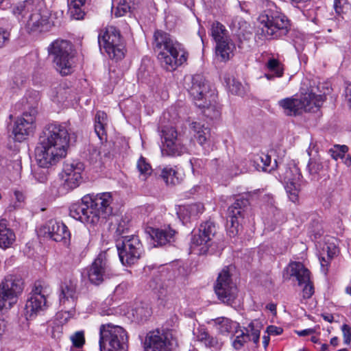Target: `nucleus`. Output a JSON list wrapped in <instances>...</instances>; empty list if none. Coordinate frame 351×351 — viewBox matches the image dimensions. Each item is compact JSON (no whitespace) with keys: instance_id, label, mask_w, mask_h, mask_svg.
<instances>
[{"instance_id":"nucleus-61","label":"nucleus","mask_w":351,"mask_h":351,"mask_svg":"<svg viewBox=\"0 0 351 351\" xmlns=\"http://www.w3.org/2000/svg\"><path fill=\"white\" fill-rule=\"evenodd\" d=\"M330 152L331 153V156L335 160H338L339 158H343V155L336 149L335 150L330 149Z\"/></svg>"},{"instance_id":"nucleus-16","label":"nucleus","mask_w":351,"mask_h":351,"mask_svg":"<svg viewBox=\"0 0 351 351\" xmlns=\"http://www.w3.org/2000/svg\"><path fill=\"white\" fill-rule=\"evenodd\" d=\"M217 231V228L213 221L208 220L202 223L197 232L192 235V247L202 246L200 253H206L211 245L212 240L216 235Z\"/></svg>"},{"instance_id":"nucleus-47","label":"nucleus","mask_w":351,"mask_h":351,"mask_svg":"<svg viewBox=\"0 0 351 351\" xmlns=\"http://www.w3.org/2000/svg\"><path fill=\"white\" fill-rule=\"evenodd\" d=\"M73 345L77 348H82L85 343L84 335L82 331L76 332L73 336L71 337Z\"/></svg>"},{"instance_id":"nucleus-54","label":"nucleus","mask_w":351,"mask_h":351,"mask_svg":"<svg viewBox=\"0 0 351 351\" xmlns=\"http://www.w3.org/2000/svg\"><path fill=\"white\" fill-rule=\"evenodd\" d=\"M303 285H305L302 290L303 298L306 299L310 298L314 293L313 286L310 280L308 282L303 283Z\"/></svg>"},{"instance_id":"nucleus-23","label":"nucleus","mask_w":351,"mask_h":351,"mask_svg":"<svg viewBox=\"0 0 351 351\" xmlns=\"http://www.w3.org/2000/svg\"><path fill=\"white\" fill-rule=\"evenodd\" d=\"M309 97L304 98V95L300 98H285L278 101L279 106L282 108L285 113L289 116H296L303 112H311L309 107Z\"/></svg>"},{"instance_id":"nucleus-57","label":"nucleus","mask_w":351,"mask_h":351,"mask_svg":"<svg viewBox=\"0 0 351 351\" xmlns=\"http://www.w3.org/2000/svg\"><path fill=\"white\" fill-rule=\"evenodd\" d=\"M266 332L268 333L269 335H278L283 332V330L280 327L270 325L267 327Z\"/></svg>"},{"instance_id":"nucleus-22","label":"nucleus","mask_w":351,"mask_h":351,"mask_svg":"<svg viewBox=\"0 0 351 351\" xmlns=\"http://www.w3.org/2000/svg\"><path fill=\"white\" fill-rule=\"evenodd\" d=\"M84 169V165L80 162H73L64 165L63 172L64 181L63 187L66 190H71L77 187L82 180V172Z\"/></svg>"},{"instance_id":"nucleus-8","label":"nucleus","mask_w":351,"mask_h":351,"mask_svg":"<svg viewBox=\"0 0 351 351\" xmlns=\"http://www.w3.org/2000/svg\"><path fill=\"white\" fill-rule=\"evenodd\" d=\"M99 47L105 49L111 59L121 60L125 56V45L120 32L114 26L107 27L98 35Z\"/></svg>"},{"instance_id":"nucleus-64","label":"nucleus","mask_w":351,"mask_h":351,"mask_svg":"<svg viewBox=\"0 0 351 351\" xmlns=\"http://www.w3.org/2000/svg\"><path fill=\"white\" fill-rule=\"evenodd\" d=\"M343 158H344V163L347 166H350L351 165V156L346 155V156H345V157H343Z\"/></svg>"},{"instance_id":"nucleus-29","label":"nucleus","mask_w":351,"mask_h":351,"mask_svg":"<svg viewBox=\"0 0 351 351\" xmlns=\"http://www.w3.org/2000/svg\"><path fill=\"white\" fill-rule=\"evenodd\" d=\"M209 323H213L218 332L221 335H228L234 328L239 326V324L225 317H220L211 319Z\"/></svg>"},{"instance_id":"nucleus-26","label":"nucleus","mask_w":351,"mask_h":351,"mask_svg":"<svg viewBox=\"0 0 351 351\" xmlns=\"http://www.w3.org/2000/svg\"><path fill=\"white\" fill-rule=\"evenodd\" d=\"M77 284L72 280L64 281L60 286V302L73 306L77 299Z\"/></svg>"},{"instance_id":"nucleus-4","label":"nucleus","mask_w":351,"mask_h":351,"mask_svg":"<svg viewBox=\"0 0 351 351\" xmlns=\"http://www.w3.org/2000/svg\"><path fill=\"white\" fill-rule=\"evenodd\" d=\"M259 19L262 27L258 28L256 34L265 39L280 38L286 36L290 29L289 21L287 16L277 11L268 10Z\"/></svg>"},{"instance_id":"nucleus-10","label":"nucleus","mask_w":351,"mask_h":351,"mask_svg":"<svg viewBox=\"0 0 351 351\" xmlns=\"http://www.w3.org/2000/svg\"><path fill=\"white\" fill-rule=\"evenodd\" d=\"M214 289L221 302L232 306L237 297V287L232 282L228 267H224L219 274Z\"/></svg>"},{"instance_id":"nucleus-38","label":"nucleus","mask_w":351,"mask_h":351,"mask_svg":"<svg viewBox=\"0 0 351 351\" xmlns=\"http://www.w3.org/2000/svg\"><path fill=\"white\" fill-rule=\"evenodd\" d=\"M90 241V232L85 227L80 229L74 237V243L80 247H86L88 245Z\"/></svg>"},{"instance_id":"nucleus-20","label":"nucleus","mask_w":351,"mask_h":351,"mask_svg":"<svg viewBox=\"0 0 351 351\" xmlns=\"http://www.w3.org/2000/svg\"><path fill=\"white\" fill-rule=\"evenodd\" d=\"M163 138V154L179 156L183 152V147L178 138V132L173 127H165L162 130Z\"/></svg>"},{"instance_id":"nucleus-59","label":"nucleus","mask_w":351,"mask_h":351,"mask_svg":"<svg viewBox=\"0 0 351 351\" xmlns=\"http://www.w3.org/2000/svg\"><path fill=\"white\" fill-rule=\"evenodd\" d=\"M260 159L263 164V169L267 170V167H268L271 163V156L267 154H263L260 156Z\"/></svg>"},{"instance_id":"nucleus-51","label":"nucleus","mask_w":351,"mask_h":351,"mask_svg":"<svg viewBox=\"0 0 351 351\" xmlns=\"http://www.w3.org/2000/svg\"><path fill=\"white\" fill-rule=\"evenodd\" d=\"M232 93L238 95H242L244 93L243 86L242 84L238 81L233 80L232 84L230 86Z\"/></svg>"},{"instance_id":"nucleus-52","label":"nucleus","mask_w":351,"mask_h":351,"mask_svg":"<svg viewBox=\"0 0 351 351\" xmlns=\"http://www.w3.org/2000/svg\"><path fill=\"white\" fill-rule=\"evenodd\" d=\"M341 330L343 332L344 343L350 345L351 342V327L345 324L341 326Z\"/></svg>"},{"instance_id":"nucleus-6","label":"nucleus","mask_w":351,"mask_h":351,"mask_svg":"<svg viewBox=\"0 0 351 351\" xmlns=\"http://www.w3.org/2000/svg\"><path fill=\"white\" fill-rule=\"evenodd\" d=\"M24 289L23 279L17 275H6L0 282V311L10 309Z\"/></svg>"},{"instance_id":"nucleus-33","label":"nucleus","mask_w":351,"mask_h":351,"mask_svg":"<svg viewBox=\"0 0 351 351\" xmlns=\"http://www.w3.org/2000/svg\"><path fill=\"white\" fill-rule=\"evenodd\" d=\"M15 241L14 232L6 227L3 223H0V247L5 249L9 247Z\"/></svg>"},{"instance_id":"nucleus-56","label":"nucleus","mask_w":351,"mask_h":351,"mask_svg":"<svg viewBox=\"0 0 351 351\" xmlns=\"http://www.w3.org/2000/svg\"><path fill=\"white\" fill-rule=\"evenodd\" d=\"M10 33L0 28V48H2L9 41Z\"/></svg>"},{"instance_id":"nucleus-1","label":"nucleus","mask_w":351,"mask_h":351,"mask_svg":"<svg viewBox=\"0 0 351 351\" xmlns=\"http://www.w3.org/2000/svg\"><path fill=\"white\" fill-rule=\"evenodd\" d=\"M70 135L65 125L54 123L47 125L39 138L35 150L38 165L49 168L66 154Z\"/></svg>"},{"instance_id":"nucleus-53","label":"nucleus","mask_w":351,"mask_h":351,"mask_svg":"<svg viewBox=\"0 0 351 351\" xmlns=\"http://www.w3.org/2000/svg\"><path fill=\"white\" fill-rule=\"evenodd\" d=\"M134 311L135 312L137 318H139L141 320L144 319H146L150 315L149 311L147 308L145 309L143 306L136 307Z\"/></svg>"},{"instance_id":"nucleus-3","label":"nucleus","mask_w":351,"mask_h":351,"mask_svg":"<svg viewBox=\"0 0 351 351\" xmlns=\"http://www.w3.org/2000/svg\"><path fill=\"white\" fill-rule=\"evenodd\" d=\"M12 12L16 16H22L25 30L29 33L47 32L49 29L48 13L41 12L40 8L34 6V2L26 1L13 8Z\"/></svg>"},{"instance_id":"nucleus-28","label":"nucleus","mask_w":351,"mask_h":351,"mask_svg":"<svg viewBox=\"0 0 351 351\" xmlns=\"http://www.w3.org/2000/svg\"><path fill=\"white\" fill-rule=\"evenodd\" d=\"M202 101L205 103V106L197 107L203 109L202 112L205 117L210 119H217L220 117L221 109L217 104L215 94H210V97H205Z\"/></svg>"},{"instance_id":"nucleus-46","label":"nucleus","mask_w":351,"mask_h":351,"mask_svg":"<svg viewBox=\"0 0 351 351\" xmlns=\"http://www.w3.org/2000/svg\"><path fill=\"white\" fill-rule=\"evenodd\" d=\"M15 199L16 200V202H15L14 204H10L8 209L9 211H13L16 209H18L21 207V204L25 200V196L23 193L19 191H15L14 193Z\"/></svg>"},{"instance_id":"nucleus-42","label":"nucleus","mask_w":351,"mask_h":351,"mask_svg":"<svg viewBox=\"0 0 351 351\" xmlns=\"http://www.w3.org/2000/svg\"><path fill=\"white\" fill-rule=\"evenodd\" d=\"M87 151V158L91 163L97 162L101 159V150L98 147L89 145Z\"/></svg>"},{"instance_id":"nucleus-27","label":"nucleus","mask_w":351,"mask_h":351,"mask_svg":"<svg viewBox=\"0 0 351 351\" xmlns=\"http://www.w3.org/2000/svg\"><path fill=\"white\" fill-rule=\"evenodd\" d=\"M286 271L289 276L287 278L295 277L299 285L308 282L310 280L309 270L300 262L291 263L287 267Z\"/></svg>"},{"instance_id":"nucleus-21","label":"nucleus","mask_w":351,"mask_h":351,"mask_svg":"<svg viewBox=\"0 0 351 351\" xmlns=\"http://www.w3.org/2000/svg\"><path fill=\"white\" fill-rule=\"evenodd\" d=\"M144 348L145 351H171V343L166 334L156 330L147 333Z\"/></svg>"},{"instance_id":"nucleus-31","label":"nucleus","mask_w":351,"mask_h":351,"mask_svg":"<svg viewBox=\"0 0 351 351\" xmlns=\"http://www.w3.org/2000/svg\"><path fill=\"white\" fill-rule=\"evenodd\" d=\"M215 43L216 55L220 57L221 61L228 60L234 48V45L231 42L230 38Z\"/></svg>"},{"instance_id":"nucleus-58","label":"nucleus","mask_w":351,"mask_h":351,"mask_svg":"<svg viewBox=\"0 0 351 351\" xmlns=\"http://www.w3.org/2000/svg\"><path fill=\"white\" fill-rule=\"evenodd\" d=\"M210 335L208 333V332L204 329V328H198L197 329V339L204 343V341L206 340L207 338H208V336Z\"/></svg>"},{"instance_id":"nucleus-44","label":"nucleus","mask_w":351,"mask_h":351,"mask_svg":"<svg viewBox=\"0 0 351 351\" xmlns=\"http://www.w3.org/2000/svg\"><path fill=\"white\" fill-rule=\"evenodd\" d=\"M136 166L141 174L146 176L150 175L152 171L151 165L147 162L146 159L143 156H141L138 159Z\"/></svg>"},{"instance_id":"nucleus-5","label":"nucleus","mask_w":351,"mask_h":351,"mask_svg":"<svg viewBox=\"0 0 351 351\" xmlns=\"http://www.w3.org/2000/svg\"><path fill=\"white\" fill-rule=\"evenodd\" d=\"M100 351H119L128 341L126 331L112 324H102L99 329Z\"/></svg>"},{"instance_id":"nucleus-13","label":"nucleus","mask_w":351,"mask_h":351,"mask_svg":"<svg viewBox=\"0 0 351 351\" xmlns=\"http://www.w3.org/2000/svg\"><path fill=\"white\" fill-rule=\"evenodd\" d=\"M114 276L116 274L110 267L105 253H100L88 270V280L95 285H99Z\"/></svg>"},{"instance_id":"nucleus-35","label":"nucleus","mask_w":351,"mask_h":351,"mask_svg":"<svg viewBox=\"0 0 351 351\" xmlns=\"http://www.w3.org/2000/svg\"><path fill=\"white\" fill-rule=\"evenodd\" d=\"M306 169L313 178H318L324 171L323 163L319 157L310 158Z\"/></svg>"},{"instance_id":"nucleus-50","label":"nucleus","mask_w":351,"mask_h":351,"mask_svg":"<svg viewBox=\"0 0 351 351\" xmlns=\"http://www.w3.org/2000/svg\"><path fill=\"white\" fill-rule=\"evenodd\" d=\"M250 330L251 334L250 335V339L254 341V343L257 344L259 341L260 338V330L258 329L255 328L254 324L253 322L249 324L247 329V332H248Z\"/></svg>"},{"instance_id":"nucleus-40","label":"nucleus","mask_w":351,"mask_h":351,"mask_svg":"<svg viewBox=\"0 0 351 351\" xmlns=\"http://www.w3.org/2000/svg\"><path fill=\"white\" fill-rule=\"evenodd\" d=\"M304 98L309 97V107H311V111L313 110V108H319L325 99V96L321 95H315V93H310L304 95Z\"/></svg>"},{"instance_id":"nucleus-48","label":"nucleus","mask_w":351,"mask_h":351,"mask_svg":"<svg viewBox=\"0 0 351 351\" xmlns=\"http://www.w3.org/2000/svg\"><path fill=\"white\" fill-rule=\"evenodd\" d=\"M247 339H250V335L249 334H245L243 332H241V333L237 336L236 339L233 341V347L236 350H239L242 348L243 346V343L247 341Z\"/></svg>"},{"instance_id":"nucleus-30","label":"nucleus","mask_w":351,"mask_h":351,"mask_svg":"<svg viewBox=\"0 0 351 351\" xmlns=\"http://www.w3.org/2000/svg\"><path fill=\"white\" fill-rule=\"evenodd\" d=\"M194 138L198 143L203 145L210 137V129L200 122L193 121L190 125Z\"/></svg>"},{"instance_id":"nucleus-15","label":"nucleus","mask_w":351,"mask_h":351,"mask_svg":"<svg viewBox=\"0 0 351 351\" xmlns=\"http://www.w3.org/2000/svg\"><path fill=\"white\" fill-rule=\"evenodd\" d=\"M46 302L45 291L43 286L40 282H36L25 306L24 314L26 319H32L43 311Z\"/></svg>"},{"instance_id":"nucleus-25","label":"nucleus","mask_w":351,"mask_h":351,"mask_svg":"<svg viewBox=\"0 0 351 351\" xmlns=\"http://www.w3.org/2000/svg\"><path fill=\"white\" fill-rule=\"evenodd\" d=\"M146 232L153 240L154 245L156 247L171 244L176 240V231L169 226L160 228L149 227Z\"/></svg>"},{"instance_id":"nucleus-19","label":"nucleus","mask_w":351,"mask_h":351,"mask_svg":"<svg viewBox=\"0 0 351 351\" xmlns=\"http://www.w3.org/2000/svg\"><path fill=\"white\" fill-rule=\"evenodd\" d=\"M90 205L89 201L85 200V196L83 197L81 202L73 204L70 206V215L84 223H97V214L90 208Z\"/></svg>"},{"instance_id":"nucleus-32","label":"nucleus","mask_w":351,"mask_h":351,"mask_svg":"<svg viewBox=\"0 0 351 351\" xmlns=\"http://www.w3.org/2000/svg\"><path fill=\"white\" fill-rule=\"evenodd\" d=\"M107 114L103 111H98L95 118V132L102 142L106 139V125Z\"/></svg>"},{"instance_id":"nucleus-14","label":"nucleus","mask_w":351,"mask_h":351,"mask_svg":"<svg viewBox=\"0 0 351 351\" xmlns=\"http://www.w3.org/2000/svg\"><path fill=\"white\" fill-rule=\"evenodd\" d=\"M185 84L187 90L192 97L195 104L197 106H204L205 103L202 101L212 94L209 91V86L201 74H196L185 79Z\"/></svg>"},{"instance_id":"nucleus-9","label":"nucleus","mask_w":351,"mask_h":351,"mask_svg":"<svg viewBox=\"0 0 351 351\" xmlns=\"http://www.w3.org/2000/svg\"><path fill=\"white\" fill-rule=\"evenodd\" d=\"M119 259L124 265L130 266L138 261L143 252L138 236H122L116 241Z\"/></svg>"},{"instance_id":"nucleus-60","label":"nucleus","mask_w":351,"mask_h":351,"mask_svg":"<svg viewBox=\"0 0 351 351\" xmlns=\"http://www.w3.org/2000/svg\"><path fill=\"white\" fill-rule=\"evenodd\" d=\"M335 148L337 149L339 152H340L341 154V155H343V157H345L346 156V154L348 152V146L346 145H335Z\"/></svg>"},{"instance_id":"nucleus-49","label":"nucleus","mask_w":351,"mask_h":351,"mask_svg":"<svg viewBox=\"0 0 351 351\" xmlns=\"http://www.w3.org/2000/svg\"><path fill=\"white\" fill-rule=\"evenodd\" d=\"M86 0H72L71 3L73 5V9L75 13L73 15H76L75 17L76 19H80L83 18L84 12L80 10V8L85 4Z\"/></svg>"},{"instance_id":"nucleus-39","label":"nucleus","mask_w":351,"mask_h":351,"mask_svg":"<svg viewBox=\"0 0 351 351\" xmlns=\"http://www.w3.org/2000/svg\"><path fill=\"white\" fill-rule=\"evenodd\" d=\"M324 252H326V257L324 256V254H323L319 257V262L322 267V271L326 274L328 271V266L329 265L330 261L334 257L336 251L335 249H333V250H331L330 248L327 246L326 249H323Z\"/></svg>"},{"instance_id":"nucleus-7","label":"nucleus","mask_w":351,"mask_h":351,"mask_svg":"<svg viewBox=\"0 0 351 351\" xmlns=\"http://www.w3.org/2000/svg\"><path fill=\"white\" fill-rule=\"evenodd\" d=\"M49 55L53 58L56 69L62 75L73 72L74 56L72 53L71 45L66 40H56L49 49Z\"/></svg>"},{"instance_id":"nucleus-12","label":"nucleus","mask_w":351,"mask_h":351,"mask_svg":"<svg viewBox=\"0 0 351 351\" xmlns=\"http://www.w3.org/2000/svg\"><path fill=\"white\" fill-rule=\"evenodd\" d=\"M36 114V107L32 106L29 112H24L22 117L14 122L12 134L15 141L21 142L34 134Z\"/></svg>"},{"instance_id":"nucleus-2","label":"nucleus","mask_w":351,"mask_h":351,"mask_svg":"<svg viewBox=\"0 0 351 351\" xmlns=\"http://www.w3.org/2000/svg\"><path fill=\"white\" fill-rule=\"evenodd\" d=\"M153 48L162 66L168 71L175 70L187 60L188 52L182 45L164 31H155Z\"/></svg>"},{"instance_id":"nucleus-55","label":"nucleus","mask_w":351,"mask_h":351,"mask_svg":"<svg viewBox=\"0 0 351 351\" xmlns=\"http://www.w3.org/2000/svg\"><path fill=\"white\" fill-rule=\"evenodd\" d=\"M206 346L210 348H219L220 343L216 337H212L210 335L208 336V338L204 343Z\"/></svg>"},{"instance_id":"nucleus-34","label":"nucleus","mask_w":351,"mask_h":351,"mask_svg":"<svg viewBox=\"0 0 351 351\" xmlns=\"http://www.w3.org/2000/svg\"><path fill=\"white\" fill-rule=\"evenodd\" d=\"M167 185H176L180 180L178 176V172L172 167H166L163 168L159 174Z\"/></svg>"},{"instance_id":"nucleus-17","label":"nucleus","mask_w":351,"mask_h":351,"mask_svg":"<svg viewBox=\"0 0 351 351\" xmlns=\"http://www.w3.org/2000/svg\"><path fill=\"white\" fill-rule=\"evenodd\" d=\"M88 199L90 204V208L97 214V222L100 217L106 219L112 215V196L111 193L105 192L96 195H85V200Z\"/></svg>"},{"instance_id":"nucleus-36","label":"nucleus","mask_w":351,"mask_h":351,"mask_svg":"<svg viewBox=\"0 0 351 351\" xmlns=\"http://www.w3.org/2000/svg\"><path fill=\"white\" fill-rule=\"evenodd\" d=\"M211 34L215 42L224 39L226 40V38H229L228 32L225 26L218 21L213 23Z\"/></svg>"},{"instance_id":"nucleus-45","label":"nucleus","mask_w":351,"mask_h":351,"mask_svg":"<svg viewBox=\"0 0 351 351\" xmlns=\"http://www.w3.org/2000/svg\"><path fill=\"white\" fill-rule=\"evenodd\" d=\"M334 8L337 14H341L348 11L350 4L348 0H335Z\"/></svg>"},{"instance_id":"nucleus-63","label":"nucleus","mask_w":351,"mask_h":351,"mask_svg":"<svg viewBox=\"0 0 351 351\" xmlns=\"http://www.w3.org/2000/svg\"><path fill=\"white\" fill-rule=\"evenodd\" d=\"M266 308L269 310L271 312H273L274 313H276V304H268L266 306Z\"/></svg>"},{"instance_id":"nucleus-37","label":"nucleus","mask_w":351,"mask_h":351,"mask_svg":"<svg viewBox=\"0 0 351 351\" xmlns=\"http://www.w3.org/2000/svg\"><path fill=\"white\" fill-rule=\"evenodd\" d=\"M136 4V0H120L114 12L115 16L120 17L131 12L134 9Z\"/></svg>"},{"instance_id":"nucleus-62","label":"nucleus","mask_w":351,"mask_h":351,"mask_svg":"<svg viewBox=\"0 0 351 351\" xmlns=\"http://www.w3.org/2000/svg\"><path fill=\"white\" fill-rule=\"evenodd\" d=\"M322 317L325 321L328 322L330 323H332L334 320V317L332 314H322Z\"/></svg>"},{"instance_id":"nucleus-11","label":"nucleus","mask_w":351,"mask_h":351,"mask_svg":"<svg viewBox=\"0 0 351 351\" xmlns=\"http://www.w3.org/2000/svg\"><path fill=\"white\" fill-rule=\"evenodd\" d=\"M250 202L247 198L239 197L228 209L227 231L230 237L237 236L240 230V221L249 208Z\"/></svg>"},{"instance_id":"nucleus-41","label":"nucleus","mask_w":351,"mask_h":351,"mask_svg":"<svg viewBox=\"0 0 351 351\" xmlns=\"http://www.w3.org/2000/svg\"><path fill=\"white\" fill-rule=\"evenodd\" d=\"M267 69L275 74L277 77H280L283 75V67L279 60L271 58L267 63Z\"/></svg>"},{"instance_id":"nucleus-18","label":"nucleus","mask_w":351,"mask_h":351,"mask_svg":"<svg viewBox=\"0 0 351 351\" xmlns=\"http://www.w3.org/2000/svg\"><path fill=\"white\" fill-rule=\"evenodd\" d=\"M44 236L56 242L63 241L66 243L70 239L71 234L64 223L56 219H50L41 228Z\"/></svg>"},{"instance_id":"nucleus-24","label":"nucleus","mask_w":351,"mask_h":351,"mask_svg":"<svg viewBox=\"0 0 351 351\" xmlns=\"http://www.w3.org/2000/svg\"><path fill=\"white\" fill-rule=\"evenodd\" d=\"M301 176V173L295 167L289 168L285 171L284 180L286 184L285 188L289 199L293 202H295L298 199Z\"/></svg>"},{"instance_id":"nucleus-43","label":"nucleus","mask_w":351,"mask_h":351,"mask_svg":"<svg viewBox=\"0 0 351 351\" xmlns=\"http://www.w3.org/2000/svg\"><path fill=\"white\" fill-rule=\"evenodd\" d=\"M130 219L128 217H121L118 223L116 233L122 238L125 236V234L128 231L130 227Z\"/></svg>"}]
</instances>
